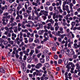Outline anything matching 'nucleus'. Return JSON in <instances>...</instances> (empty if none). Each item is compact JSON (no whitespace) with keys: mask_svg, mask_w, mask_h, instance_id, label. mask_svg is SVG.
<instances>
[{"mask_svg":"<svg viewBox=\"0 0 80 80\" xmlns=\"http://www.w3.org/2000/svg\"><path fill=\"white\" fill-rule=\"evenodd\" d=\"M48 12L47 11H45L44 10H41L40 12L39 13V16H42V15H44L45 16H48Z\"/></svg>","mask_w":80,"mask_h":80,"instance_id":"f257e3e1","label":"nucleus"},{"mask_svg":"<svg viewBox=\"0 0 80 80\" xmlns=\"http://www.w3.org/2000/svg\"><path fill=\"white\" fill-rule=\"evenodd\" d=\"M41 67H42V64L41 63H39L36 64L35 66V68L37 69H40Z\"/></svg>","mask_w":80,"mask_h":80,"instance_id":"f03ea898","label":"nucleus"},{"mask_svg":"<svg viewBox=\"0 0 80 80\" xmlns=\"http://www.w3.org/2000/svg\"><path fill=\"white\" fill-rule=\"evenodd\" d=\"M29 3H30V2H27L25 3L24 7L26 10H27V9H28V6H29Z\"/></svg>","mask_w":80,"mask_h":80,"instance_id":"7ed1b4c3","label":"nucleus"},{"mask_svg":"<svg viewBox=\"0 0 80 80\" xmlns=\"http://www.w3.org/2000/svg\"><path fill=\"white\" fill-rule=\"evenodd\" d=\"M15 9L14 8H11L8 10V12L10 13H12L13 12V11L15 12Z\"/></svg>","mask_w":80,"mask_h":80,"instance_id":"20e7f679","label":"nucleus"},{"mask_svg":"<svg viewBox=\"0 0 80 80\" xmlns=\"http://www.w3.org/2000/svg\"><path fill=\"white\" fill-rule=\"evenodd\" d=\"M34 53H35V50L33 49H31L30 52L29 54V56L30 57H32Z\"/></svg>","mask_w":80,"mask_h":80,"instance_id":"39448f33","label":"nucleus"},{"mask_svg":"<svg viewBox=\"0 0 80 80\" xmlns=\"http://www.w3.org/2000/svg\"><path fill=\"white\" fill-rule=\"evenodd\" d=\"M21 62H21L22 64L21 67V68H25V64H24V63H25V61H23V60H21Z\"/></svg>","mask_w":80,"mask_h":80,"instance_id":"423d86ee","label":"nucleus"},{"mask_svg":"<svg viewBox=\"0 0 80 80\" xmlns=\"http://www.w3.org/2000/svg\"><path fill=\"white\" fill-rule=\"evenodd\" d=\"M8 42L11 44V45H13V41H11V38H8Z\"/></svg>","mask_w":80,"mask_h":80,"instance_id":"0eeeda50","label":"nucleus"},{"mask_svg":"<svg viewBox=\"0 0 80 80\" xmlns=\"http://www.w3.org/2000/svg\"><path fill=\"white\" fill-rule=\"evenodd\" d=\"M32 20H38V18L37 16L36 17L35 15H32Z\"/></svg>","mask_w":80,"mask_h":80,"instance_id":"6e6552de","label":"nucleus"},{"mask_svg":"<svg viewBox=\"0 0 80 80\" xmlns=\"http://www.w3.org/2000/svg\"><path fill=\"white\" fill-rule=\"evenodd\" d=\"M66 4V1H64L63 2V4L62 5V10L64 11H65V10H66V8L65 7Z\"/></svg>","mask_w":80,"mask_h":80,"instance_id":"1a4fd4ad","label":"nucleus"},{"mask_svg":"<svg viewBox=\"0 0 80 80\" xmlns=\"http://www.w3.org/2000/svg\"><path fill=\"white\" fill-rule=\"evenodd\" d=\"M25 24V22H23L21 24V27L24 29L26 28V27H25V26L24 25Z\"/></svg>","mask_w":80,"mask_h":80,"instance_id":"9d476101","label":"nucleus"},{"mask_svg":"<svg viewBox=\"0 0 80 80\" xmlns=\"http://www.w3.org/2000/svg\"><path fill=\"white\" fill-rule=\"evenodd\" d=\"M7 8H8L7 6L5 5L4 6H3L1 8V10L3 11V10H7Z\"/></svg>","mask_w":80,"mask_h":80,"instance_id":"9b49d317","label":"nucleus"},{"mask_svg":"<svg viewBox=\"0 0 80 80\" xmlns=\"http://www.w3.org/2000/svg\"><path fill=\"white\" fill-rule=\"evenodd\" d=\"M44 30H40L38 31V33L40 35H41L44 33Z\"/></svg>","mask_w":80,"mask_h":80,"instance_id":"f8f14e48","label":"nucleus"},{"mask_svg":"<svg viewBox=\"0 0 80 80\" xmlns=\"http://www.w3.org/2000/svg\"><path fill=\"white\" fill-rule=\"evenodd\" d=\"M9 75H10V74L8 73L4 74V76H3V78H8Z\"/></svg>","mask_w":80,"mask_h":80,"instance_id":"ddd939ff","label":"nucleus"},{"mask_svg":"<svg viewBox=\"0 0 80 80\" xmlns=\"http://www.w3.org/2000/svg\"><path fill=\"white\" fill-rule=\"evenodd\" d=\"M0 72L1 73H5V71L3 69V68H2L0 69Z\"/></svg>","mask_w":80,"mask_h":80,"instance_id":"4468645a","label":"nucleus"},{"mask_svg":"<svg viewBox=\"0 0 80 80\" xmlns=\"http://www.w3.org/2000/svg\"><path fill=\"white\" fill-rule=\"evenodd\" d=\"M10 23H12L13 22V20H14V18L13 16H12L10 19Z\"/></svg>","mask_w":80,"mask_h":80,"instance_id":"2eb2a0df","label":"nucleus"},{"mask_svg":"<svg viewBox=\"0 0 80 80\" xmlns=\"http://www.w3.org/2000/svg\"><path fill=\"white\" fill-rule=\"evenodd\" d=\"M20 8H22V6H21V5H18V7H17V10L18 11H19Z\"/></svg>","mask_w":80,"mask_h":80,"instance_id":"dca6fc26","label":"nucleus"},{"mask_svg":"<svg viewBox=\"0 0 80 80\" xmlns=\"http://www.w3.org/2000/svg\"><path fill=\"white\" fill-rule=\"evenodd\" d=\"M51 25L52 24H51V23H49L48 24L47 29H48V30H49V29H50Z\"/></svg>","mask_w":80,"mask_h":80,"instance_id":"f3484780","label":"nucleus"},{"mask_svg":"<svg viewBox=\"0 0 80 80\" xmlns=\"http://www.w3.org/2000/svg\"><path fill=\"white\" fill-rule=\"evenodd\" d=\"M34 12L35 13H36V15H37V17H40V15L38 14V11H37H37H34Z\"/></svg>","mask_w":80,"mask_h":80,"instance_id":"a211bd4d","label":"nucleus"},{"mask_svg":"<svg viewBox=\"0 0 80 80\" xmlns=\"http://www.w3.org/2000/svg\"><path fill=\"white\" fill-rule=\"evenodd\" d=\"M32 5L35 6V7H37L38 6V4L36 2H32Z\"/></svg>","mask_w":80,"mask_h":80,"instance_id":"6ab92c4d","label":"nucleus"},{"mask_svg":"<svg viewBox=\"0 0 80 80\" xmlns=\"http://www.w3.org/2000/svg\"><path fill=\"white\" fill-rule=\"evenodd\" d=\"M40 61L41 63H45V59L41 58L40 59Z\"/></svg>","mask_w":80,"mask_h":80,"instance_id":"aec40b11","label":"nucleus"},{"mask_svg":"<svg viewBox=\"0 0 80 80\" xmlns=\"http://www.w3.org/2000/svg\"><path fill=\"white\" fill-rule=\"evenodd\" d=\"M61 32L60 31H58V33L56 34V35H57L59 37H60V35L61 34L60 33H62V32Z\"/></svg>","mask_w":80,"mask_h":80,"instance_id":"412c9836","label":"nucleus"},{"mask_svg":"<svg viewBox=\"0 0 80 80\" xmlns=\"http://www.w3.org/2000/svg\"><path fill=\"white\" fill-rule=\"evenodd\" d=\"M24 39L25 40L24 43H28V40H27V38H24Z\"/></svg>","mask_w":80,"mask_h":80,"instance_id":"4be33fe9","label":"nucleus"},{"mask_svg":"<svg viewBox=\"0 0 80 80\" xmlns=\"http://www.w3.org/2000/svg\"><path fill=\"white\" fill-rule=\"evenodd\" d=\"M44 66L45 67H46V68H48V67H50V65L48 63H46L44 64Z\"/></svg>","mask_w":80,"mask_h":80,"instance_id":"5701e85b","label":"nucleus"},{"mask_svg":"<svg viewBox=\"0 0 80 80\" xmlns=\"http://www.w3.org/2000/svg\"><path fill=\"white\" fill-rule=\"evenodd\" d=\"M23 15H24V18H26L28 17V14H27V13L24 12L23 13Z\"/></svg>","mask_w":80,"mask_h":80,"instance_id":"b1692460","label":"nucleus"},{"mask_svg":"<svg viewBox=\"0 0 80 80\" xmlns=\"http://www.w3.org/2000/svg\"><path fill=\"white\" fill-rule=\"evenodd\" d=\"M26 12L28 14V15H30V13H31L32 11H31L28 10V9H27L26 10Z\"/></svg>","mask_w":80,"mask_h":80,"instance_id":"393cba45","label":"nucleus"},{"mask_svg":"<svg viewBox=\"0 0 80 80\" xmlns=\"http://www.w3.org/2000/svg\"><path fill=\"white\" fill-rule=\"evenodd\" d=\"M33 40V38H29L28 41L30 42H32Z\"/></svg>","mask_w":80,"mask_h":80,"instance_id":"a878e982","label":"nucleus"},{"mask_svg":"<svg viewBox=\"0 0 80 80\" xmlns=\"http://www.w3.org/2000/svg\"><path fill=\"white\" fill-rule=\"evenodd\" d=\"M12 36L13 37H14L15 38H16L17 37V34L13 33L12 34Z\"/></svg>","mask_w":80,"mask_h":80,"instance_id":"bb28decb","label":"nucleus"},{"mask_svg":"<svg viewBox=\"0 0 80 80\" xmlns=\"http://www.w3.org/2000/svg\"><path fill=\"white\" fill-rule=\"evenodd\" d=\"M68 72H65L64 74V75L65 76V78H68Z\"/></svg>","mask_w":80,"mask_h":80,"instance_id":"cd10ccee","label":"nucleus"},{"mask_svg":"<svg viewBox=\"0 0 80 80\" xmlns=\"http://www.w3.org/2000/svg\"><path fill=\"white\" fill-rule=\"evenodd\" d=\"M47 16H42V18L44 20H45L46 19H47Z\"/></svg>","mask_w":80,"mask_h":80,"instance_id":"c85d7f7f","label":"nucleus"},{"mask_svg":"<svg viewBox=\"0 0 80 80\" xmlns=\"http://www.w3.org/2000/svg\"><path fill=\"white\" fill-rule=\"evenodd\" d=\"M60 30L61 32V33L62 34V33H63V28L60 27Z\"/></svg>","mask_w":80,"mask_h":80,"instance_id":"c756f323","label":"nucleus"},{"mask_svg":"<svg viewBox=\"0 0 80 80\" xmlns=\"http://www.w3.org/2000/svg\"><path fill=\"white\" fill-rule=\"evenodd\" d=\"M38 26L40 28H43V25L42 24H38Z\"/></svg>","mask_w":80,"mask_h":80,"instance_id":"7c9ffc66","label":"nucleus"},{"mask_svg":"<svg viewBox=\"0 0 80 80\" xmlns=\"http://www.w3.org/2000/svg\"><path fill=\"white\" fill-rule=\"evenodd\" d=\"M17 22H14L13 23H12L11 24V26H12V27H13V26L17 25Z\"/></svg>","mask_w":80,"mask_h":80,"instance_id":"2f4dec72","label":"nucleus"},{"mask_svg":"<svg viewBox=\"0 0 80 80\" xmlns=\"http://www.w3.org/2000/svg\"><path fill=\"white\" fill-rule=\"evenodd\" d=\"M35 52L36 54H38L39 53V51L38 49H37V48H35Z\"/></svg>","mask_w":80,"mask_h":80,"instance_id":"473e14b6","label":"nucleus"},{"mask_svg":"<svg viewBox=\"0 0 80 80\" xmlns=\"http://www.w3.org/2000/svg\"><path fill=\"white\" fill-rule=\"evenodd\" d=\"M37 56V55L35 54H33L32 56V58L33 60H34L35 58V57Z\"/></svg>","mask_w":80,"mask_h":80,"instance_id":"72a5a7b5","label":"nucleus"},{"mask_svg":"<svg viewBox=\"0 0 80 80\" xmlns=\"http://www.w3.org/2000/svg\"><path fill=\"white\" fill-rule=\"evenodd\" d=\"M49 20V22H50L51 23H54V21L53 20V19H50Z\"/></svg>","mask_w":80,"mask_h":80,"instance_id":"f704fd0d","label":"nucleus"},{"mask_svg":"<svg viewBox=\"0 0 80 80\" xmlns=\"http://www.w3.org/2000/svg\"><path fill=\"white\" fill-rule=\"evenodd\" d=\"M22 50L23 52H25V46H22Z\"/></svg>","mask_w":80,"mask_h":80,"instance_id":"c9c22d12","label":"nucleus"},{"mask_svg":"<svg viewBox=\"0 0 80 80\" xmlns=\"http://www.w3.org/2000/svg\"><path fill=\"white\" fill-rule=\"evenodd\" d=\"M62 63V60L61 59H59L58 61V63L59 64H60Z\"/></svg>","mask_w":80,"mask_h":80,"instance_id":"e433bc0d","label":"nucleus"},{"mask_svg":"<svg viewBox=\"0 0 80 80\" xmlns=\"http://www.w3.org/2000/svg\"><path fill=\"white\" fill-rule=\"evenodd\" d=\"M65 8H66V10L67 11V10H69V7L68 5H67L65 6Z\"/></svg>","mask_w":80,"mask_h":80,"instance_id":"4c0bfd02","label":"nucleus"},{"mask_svg":"<svg viewBox=\"0 0 80 80\" xmlns=\"http://www.w3.org/2000/svg\"><path fill=\"white\" fill-rule=\"evenodd\" d=\"M71 25H72V26H75V22L73 21L72 22Z\"/></svg>","mask_w":80,"mask_h":80,"instance_id":"58836bf2","label":"nucleus"},{"mask_svg":"<svg viewBox=\"0 0 80 80\" xmlns=\"http://www.w3.org/2000/svg\"><path fill=\"white\" fill-rule=\"evenodd\" d=\"M15 0H9V3H12V2H14Z\"/></svg>","mask_w":80,"mask_h":80,"instance_id":"ea45409f","label":"nucleus"},{"mask_svg":"<svg viewBox=\"0 0 80 80\" xmlns=\"http://www.w3.org/2000/svg\"><path fill=\"white\" fill-rule=\"evenodd\" d=\"M60 53H61V54H64V53H65V50H64V49L61 50L60 52Z\"/></svg>","mask_w":80,"mask_h":80,"instance_id":"a19ab883","label":"nucleus"},{"mask_svg":"<svg viewBox=\"0 0 80 80\" xmlns=\"http://www.w3.org/2000/svg\"><path fill=\"white\" fill-rule=\"evenodd\" d=\"M46 5H47V6H49V5H50V2H47L46 4Z\"/></svg>","mask_w":80,"mask_h":80,"instance_id":"79ce46f5","label":"nucleus"},{"mask_svg":"<svg viewBox=\"0 0 80 80\" xmlns=\"http://www.w3.org/2000/svg\"><path fill=\"white\" fill-rule=\"evenodd\" d=\"M12 5L14 6V7H17V4L15 2H14Z\"/></svg>","mask_w":80,"mask_h":80,"instance_id":"37998d69","label":"nucleus"},{"mask_svg":"<svg viewBox=\"0 0 80 80\" xmlns=\"http://www.w3.org/2000/svg\"><path fill=\"white\" fill-rule=\"evenodd\" d=\"M36 2H37V3H38V5H40L41 4L40 2L39 1V0H37Z\"/></svg>","mask_w":80,"mask_h":80,"instance_id":"c03bdc74","label":"nucleus"},{"mask_svg":"<svg viewBox=\"0 0 80 80\" xmlns=\"http://www.w3.org/2000/svg\"><path fill=\"white\" fill-rule=\"evenodd\" d=\"M34 59V62H35V63H37L38 62V58H36Z\"/></svg>","mask_w":80,"mask_h":80,"instance_id":"a18cd8bd","label":"nucleus"},{"mask_svg":"<svg viewBox=\"0 0 80 80\" xmlns=\"http://www.w3.org/2000/svg\"><path fill=\"white\" fill-rule=\"evenodd\" d=\"M42 55V53H40L37 55L38 58H40V57Z\"/></svg>","mask_w":80,"mask_h":80,"instance_id":"49530a36","label":"nucleus"},{"mask_svg":"<svg viewBox=\"0 0 80 80\" xmlns=\"http://www.w3.org/2000/svg\"><path fill=\"white\" fill-rule=\"evenodd\" d=\"M50 59V57L48 56H46V61H49V60Z\"/></svg>","mask_w":80,"mask_h":80,"instance_id":"de8ad7c7","label":"nucleus"},{"mask_svg":"<svg viewBox=\"0 0 80 80\" xmlns=\"http://www.w3.org/2000/svg\"><path fill=\"white\" fill-rule=\"evenodd\" d=\"M23 52H19V56L20 57H23Z\"/></svg>","mask_w":80,"mask_h":80,"instance_id":"09e8293b","label":"nucleus"},{"mask_svg":"<svg viewBox=\"0 0 80 80\" xmlns=\"http://www.w3.org/2000/svg\"><path fill=\"white\" fill-rule=\"evenodd\" d=\"M53 8L52 7V6H50L49 7V9L50 11H52Z\"/></svg>","mask_w":80,"mask_h":80,"instance_id":"8fccbe9b","label":"nucleus"},{"mask_svg":"<svg viewBox=\"0 0 80 80\" xmlns=\"http://www.w3.org/2000/svg\"><path fill=\"white\" fill-rule=\"evenodd\" d=\"M3 15H4V16H7V15H8V13L4 12L3 14Z\"/></svg>","mask_w":80,"mask_h":80,"instance_id":"3c124183","label":"nucleus"},{"mask_svg":"<svg viewBox=\"0 0 80 80\" xmlns=\"http://www.w3.org/2000/svg\"><path fill=\"white\" fill-rule=\"evenodd\" d=\"M15 55L16 58H19V55L18 54V53H16L15 54Z\"/></svg>","mask_w":80,"mask_h":80,"instance_id":"603ef678","label":"nucleus"},{"mask_svg":"<svg viewBox=\"0 0 80 80\" xmlns=\"http://www.w3.org/2000/svg\"><path fill=\"white\" fill-rule=\"evenodd\" d=\"M70 54L71 55H74L75 52H74V51H71L70 52Z\"/></svg>","mask_w":80,"mask_h":80,"instance_id":"864d4df0","label":"nucleus"},{"mask_svg":"<svg viewBox=\"0 0 80 80\" xmlns=\"http://www.w3.org/2000/svg\"><path fill=\"white\" fill-rule=\"evenodd\" d=\"M58 28H59V26H56L55 27V31H58Z\"/></svg>","mask_w":80,"mask_h":80,"instance_id":"5fc2aeb1","label":"nucleus"},{"mask_svg":"<svg viewBox=\"0 0 80 80\" xmlns=\"http://www.w3.org/2000/svg\"><path fill=\"white\" fill-rule=\"evenodd\" d=\"M4 42V40L2 38H0V43H3Z\"/></svg>","mask_w":80,"mask_h":80,"instance_id":"6e6d98bb","label":"nucleus"},{"mask_svg":"<svg viewBox=\"0 0 80 80\" xmlns=\"http://www.w3.org/2000/svg\"><path fill=\"white\" fill-rule=\"evenodd\" d=\"M58 18H63V16L60 14H59L58 15Z\"/></svg>","mask_w":80,"mask_h":80,"instance_id":"4d7b16f0","label":"nucleus"},{"mask_svg":"<svg viewBox=\"0 0 80 80\" xmlns=\"http://www.w3.org/2000/svg\"><path fill=\"white\" fill-rule=\"evenodd\" d=\"M14 12H13L12 15L14 17H15V16H16V11H14Z\"/></svg>","mask_w":80,"mask_h":80,"instance_id":"13d9d810","label":"nucleus"},{"mask_svg":"<svg viewBox=\"0 0 80 80\" xmlns=\"http://www.w3.org/2000/svg\"><path fill=\"white\" fill-rule=\"evenodd\" d=\"M34 43H39V40H34Z\"/></svg>","mask_w":80,"mask_h":80,"instance_id":"bf43d9fd","label":"nucleus"},{"mask_svg":"<svg viewBox=\"0 0 80 80\" xmlns=\"http://www.w3.org/2000/svg\"><path fill=\"white\" fill-rule=\"evenodd\" d=\"M69 8H72V7H73V4L72 3H71L70 4H69Z\"/></svg>","mask_w":80,"mask_h":80,"instance_id":"052dcab7","label":"nucleus"},{"mask_svg":"<svg viewBox=\"0 0 80 80\" xmlns=\"http://www.w3.org/2000/svg\"><path fill=\"white\" fill-rule=\"evenodd\" d=\"M23 57H24L23 58V60H26L27 58L26 56V55L24 56Z\"/></svg>","mask_w":80,"mask_h":80,"instance_id":"680f3d73","label":"nucleus"},{"mask_svg":"<svg viewBox=\"0 0 80 80\" xmlns=\"http://www.w3.org/2000/svg\"><path fill=\"white\" fill-rule=\"evenodd\" d=\"M56 48L55 47H53L52 48V50L53 51H56Z\"/></svg>","mask_w":80,"mask_h":80,"instance_id":"e2e57ef3","label":"nucleus"},{"mask_svg":"<svg viewBox=\"0 0 80 80\" xmlns=\"http://www.w3.org/2000/svg\"><path fill=\"white\" fill-rule=\"evenodd\" d=\"M54 58L56 60H57L58 58V56L57 55H55L54 56Z\"/></svg>","mask_w":80,"mask_h":80,"instance_id":"0e129e2a","label":"nucleus"},{"mask_svg":"<svg viewBox=\"0 0 80 80\" xmlns=\"http://www.w3.org/2000/svg\"><path fill=\"white\" fill-rule=\"evenodd\" d=\"M67 12L64 11L63 12V15H64L65 16H66V15H67Z\"/></svg>","mask_w":80,"mask_h":80,"instance_id":"69168bd1","label":"nucleus"},{"mask_svg":"<svg viewBox=\"0 0 80 80\" xmlns=\"http://www.w3.org/2000/svg\"><path fill=\"white\" fill-rule=\"evenodd\" d=\"M74 47L75 48H77V43H74L73 44Z\"/></svg>","mask_w":80,"mask_h":80,"instance_id":"338daca9","label":"nucleus"},{"mask_svg":"<svg viewBox=\"0 0 80 80\" xmlns=\"http://www.w3.org/2000/svg\"><path fill=\"white\" fill-rule=\"evenodd\" d=\"M29 11H31L32 10V7L30 6L28 8V9Z\"/></svg>","mask_w":80,"mask_h":80,"instance_id":"774afa93","label":"nucleus"}]
</instances>
